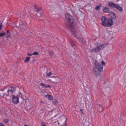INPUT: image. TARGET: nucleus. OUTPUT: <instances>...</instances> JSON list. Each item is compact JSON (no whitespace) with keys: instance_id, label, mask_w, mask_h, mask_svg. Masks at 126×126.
Returning a JSON list of instances; mask_svg holds the SVG:
<instances>
[{"instance_id":"nucleus-1","label":"nucleus","mask_w":126,"mask_h":126,"mask_svg":"<svg viewBox=\"0 0 126 126\" xmlns=\"http://www.w3.org/2000/svg\"><path fill=\"white\" fill-rule=\"evenodd\" d=\"M66 22L65 23V25L68 28H69L70 31L72 32L71 34L75 37L80 42H82L85 44L86 41L82 38L78 36L76 32H74V20L72 16L69 14H67L65 16Z\"/></svg>"},{"instance_id":"nucleus-2","label":"nucleus","mask_w":126,"mask_h":126,"mask_svg":"<svg viewBox=\"0 0 126 126\" xmlns=\"http://www.w3.org/2000/svg\"><path fill=\"white\" fill-rule=\"evenodd\" d=\"M16 90L15 87H9L7 90V94L2 93L0 94V97H1L6 98L7 96H11L14 94Z\"/></svg>"},{"instance_id":"nucleus-3","label":"nucleus","mask_w":126,"mask_h":126,"mask_svg":"<svg viewBox=\"0 0 126 126\" xmlns=\"http://www.w3.org/2000/svg\"><path fill=\"white\" fill-rule=\"evenodd\" d=\"M95 66V68H96L99 72H102L103 71V66L100 63H98L96 60L95 61L94 63Z\"/></svg>"},{"instance_id":"nucleus-4","label":"nucleus","mask_w":126,"mask_h":126,"mask_svg":"<svg viewBox=\"0 0 126 126\" xmlns=\"http://www.w3.org/2000/svg\"><path fill=\"white\" fill-rule=\"evenodd\" d=\"M107 23H103L104 24H105V25H104L105 27H110L113 25V22L111 18H108L107 20Z\"/></svg>"},{"instance_id":"nucleus-5","label":"nucleus","mask_w":126,"mask_h":126,"mask_svg":"<svg viewBox=\"0 0 126 126\" xmlns=\"http://www.w3.org/2000/svg\"><path fill=\"white\" fill-rule=\"evenodd\" d=\"M19 97L18 96L12 95V102L14 104H16L19 103Z\"/></svg>"},{"instance_id":"nucleus-6","label":"nucleus","mask_w":126,"mask_h":126,"mask_svg":"<svg viewBox=\"0 0 126 126\" xmlns=\"http://www.w3.org/2000/svg\"><path fill=\"white\" fill-rule=\"evenodd\" d=\"M106 45L105 44H102L99 46H96V48L98 52H99L100 51L103 50L106 46Z\"/></svg>"},{"instance_id":"nucleus-7","label":"nucleus","mask_w":126,"mask_h":126,"mask_svg":"<svg viewBox=\"0 0 126 126\" xmlns=\"http://www.w3.org/2000/svg\"><path fill=\"white\" fill-rule=\"evenodd\" d=\"M93 71L94 73L95 74V76H101V73L99 72V71H97L95 69V68H94L93 69Z\"/></svg>"},{"instance_id":"nucleus-8","label":"nucleus","mask_w":126,"mask_h":126,"mask_svg":"<svg viewBox=\"0 0 126 126\" xmlns=\"http://www.w3.org/2000/svg\"><path fill=\"white\" fill-rule=\"evenodd\" d=\"M97 110L99 112H102L103 110V107L100 105H97Z\"/></svg>"},{"instance_id":"nucleus-9","label":"nucleus","mask_w":126,"mask_h":126,"mask_svg":"<svg viewBox=\"0 0 126 126\" xmlns=\"http://www.w3.org/2000/svg\"><path fill=\"white\" fill-rule=\"evenodd\" d=\"M110 15L112 18L115 19L116 18V16L115 13L112 11H110Z\"/></svg>"},{"instance_id":"nucleus-10","label":"nucleus","mask_w":126,"mask_h":126,"mask_svg":"<svg viewBox=\"0 0 126 126\" xmlns=\"http://www.w3.org/2000/svg\"><path fill=\"white\" fill-rule=\"evenodd\" d=\"M107 19V18L105 16H102L101 18V21H102V25L104 26L105 24H104L103 23H106V22H105V21H106Z\"/></svg>"},{"instance_id":"nucleus-11","label":"nucleus","mask_w":126,"mask_h":126,"mask_svg":"<svg viewBox=\"0 0 126 126\" xmlns=\"http://www.w3.org/2000/svg\"><path fill=\"white\" fill-rule=\"evenodd\" d=\"M108 4L110 7L113 8H115L116 7V4L111 2H109Z\"/></svg>"},{"instance_id":"nucleus-12","label":"nucleus","mask_w":126,"mask_h":126,"mask_svg":"<svg viewBox=\"0 0 126 126\" xmlns=\"http://www.w3.org/2000/svg\"><path fill=\"white\" fill-rule=\"evenodd\" d=\"M103 10L104 12L106 13H110V9L107 7L104 8L103 9Z\"/></svg>"},{"instance_id":"nucleus-13","label":"nucleus","mask_w":126,"mask_h":126,"mask_svg":"<svg viewBox=\"0 0 126 126\" xmlns=\"http://www.w3.org/2000/svg\"><path fill=\"white\" fill-rule=\"evenodd\" d=\"M115 8H116L120 11H121L123 10V8L122 7H120L118 5L116 4V7Z\"/></svg>"},{"instance_id":"nucleus-14","label":"nucleus","mask_w":126,"mask_h":126,"mask_svg":"<svg viewBox=\"0 0 126 126\" xmlns=\"http://www.w3.org/2000/svg\"><path fill=\"white\" fill-rule=\"evenodd\" d=\"M90 52H98V51L97 50V48H96V47H94L93 49H91Z\"/></svg>"},{"instance_id":"nucleus-15","label":"nucleus","mask_w":126,"mask_h":126,"mask_svg":"<svg viewBox=\"0 0 126 126\" xmlns=\"http://www.w3.org/2000/svg\"><path fill=\"white\" fill-rule=\"evenodd\" d=\"M34 7L35 8V10L36 11H38L40 9V8H38V6H37L36 4H35L34 5Z\"/></svg>"},{"instance_id":"nucleus-16","label":"nucleus","mask_w":126,"mask_h":126,"mask_svg":"<svg viewBox=\"0 0 126 126\" xmlns=\"http://www.w3.org/2000/svg\"><path fill=\"white\" fill-rule=\"evenodd\" d=\"M48 99L52 100L53 99V97L52 95L48 94Z\"/></svg>"},{"instance_id":"nucleus-17","label":"nucleus","mask_w":126,"mask_h":126,"mask_svg":"<svg viewBox=\"0 0 126 126\" xmlns=\"http://www.w3.org/2000/svg\"><path fill=\"white\" fill-rule=\"evenodd\" d=\"M101 6L102 4L101 3L100 4L98 5H97L95 8V10H98Z\"/></svg>"},{"instance_id":"nucleus-18","label":"nucleus","mask_w":126,"mask_h":126,"mask_svg":"<svg viewBox=\"0 0 126 126\" xmlns=\"http://www.w3.org/2000/svg\"><path fill=\"white\" fill-rule=\"evenodd\" d=\"M49 56L50 57H53L54 55V53L52 51H49Z\"/></svg>"},{"instance_id":"nucleus-19","label":"nucleus","mask_w":126,"mask_h":126,"mask_svg":"<svg viewBox=\"0 0 126 126\" xmlns=\"http://www.w3.org/2000/svg\"><path fill=\"white\" fill-rule=\"evenodd\" d=\"M52 103L55 105H56L58 104V102L57 101L56 99L53 100V101H52Z\"/></svg>"},{"instance_id":"nucleus-20","label":"nucleus","mask_w":126,"mask_h":126,"mask_svg":"<svg viewBox=\"0 0 126 126\" xmlns=\"http://www.w3.org/2000/svg\"><path fill=\"white\" fill-rule=\"evenodd\" d=\"M70 44L72 47L76 46L75 44L72 41H71L70 43Z\"/></svg>"},{"instance_id":"nucleus-21","label":"nucleus","mask_w":126,"mask_h":126,"mask_svg":"<svg viewBox=\"0 0 126 126\" xmlns=\"http://www.w3.org/2000/svg\"><path fill=\"white\" fill-rule=\"evenodd\" d=\"M63 119H64V121L65 122V126H67V123L66 122V121L67 120V119L66 118V117H64V118Z\"/></svg>"},{"instance_id":"nucleus-22","label":"nucleus","mask_w":126,"mask_h":126,"mask_svg":"<svg viewBox=\"0 0 126 126\" xmlns=\"http://www.w3.org/2000/svg\"><path fill=\"white\" fill-rule=\"evenodd\" d=\"M30 60V58L29 57H27L24 60V62H25L27 63Z\"/></svg>"},{"instance_id":"nucleus-23","label":"nucleus","mask_w":126,"mask_h":126,"mask_svg":"<svg viewBox=\"0 0 126 126\" xmlns=\"http://www.w3.org/2000/svg\"><path fill=\"white\" fill-rule=\"evenodd\" d=\"M40 85L41 86L43 87H44L46 88H47V86L45 85L43 83H41L40 84Z\"/></svg>"},{"instance_id":"nucleus-24","label":"nucleus","mask_w":126,"mask_h":126,"mask_svg":"<svg viewBox=\"0 0 126 126\" xmlns=\"http://www.w3.org/2000/svg\"><path fill=\"white\" fill-rule=\"evenodd\" d=\"M5 33L3 32V33H0V37L3 36L4 35H5Z\"/></svg>"},{"instance_id":"nucleus-25","label":"nucleus","mask_w":126,"mask_h":126,"mask_svg":"<svg viewBox=\"0 0 126 126\" xmlns=\"http://www.w3.org/2000/svg\"><path fill=\"white\" fill-rule=\"evenodd\" d=\"M32 55H37L38 54V53L37 52H35L32 53Z\"/></svg>"},{"instance_id":"nucleus-26","label":"nucleus","mask_w":126,"mask_h":126,"mask_svg":"<svg viewBox=\"0 0 126 126\" xmlns=\"http://www.w3.org/2000/svg\"><path fill=\"white\" fill-rule=\"evenodd\" d=\"M9 121V120L7 119H5L4 120V121L5 123H8Z\"/></svg>"},{"instance_id":"nucleus-27","label":"nucleus","mask_w":126,"mask_h":126,"mask_svg":"<svg viewBox=\"0 0 126 126\" xmlns=\"http://www.w3.org/2000/svg\"><path fill=\"white\" fill-rule=\"evenodd\" d=\"M36 15L37 16L39 17H41L42 16V15L41 14H40L39 12L37 13L36 14Z\"/></svg>"},{"instance_id":"nucleus-28","label":"nucleus","mask_w":126,"mask_h":126,"mask_svg":"<svg viewBox=\"0 0 126 126\" xmlns=\"http://www.w3.org/2000/svg\"><path fill=\"white\" fill-rule=\"evenodd\" d=\"M101 63L103 66H105L106 64L105 63L104 61H102Z\"/></svg>"},{"instance_id":"nucleus-29","label":"nucleus","mask_w":126,"mask_h":126,"mask_svg":"<svg viewBox=\"0 0 126 126\" xmlns=\"http://www.w3.org/2000/svg\"><path fill=\"white\" fill-rule=\"evenodd\" d=\"M6 88V87H5L3 89L0 90V91H4Z\"/></svg>"},{"instance_id":"nucleus-30","label":"nucleus","mask_w":126,"mask_h":126,"mask_svg":"<svg viewBox=\"0 0 126 126\" xmlns=\"http://www.w3.org/2000/svg\"><path fill=\"white\" fill-rule=\"evenodd\" d=\"M52 74V73L51 72H49L48 73V76H49L51 75Z\"/></svg>"},{"instance_id":"nucleus-31","label":"nucleus","mask_w":126,"mask_h":126,"mask_svg":"<svg viewBox=\"0 0 126 126\" xmlns=\"http://www.w3.org/2000/svg\"><path fill=\"white\" fill-rule=\"evenodd\" d=\"M52 110H51L50 111H49L48 112V113L49 114H51L52 113Z\"/></svg>"},{"instance_id":"nucleus-32","label":"nucleus","mask_w":126,"mask_h":126,"mask_svg":"<svg viewBox=\"0 0 126 126\" xmlns=\"http://www.w3.org/2000/svg\"><path fill=\"white\" fill-rule=\"evenodd\" d=\"M80 111L81 112L82 114V115L83 114V110L82 109H80Z\"/></svg>"},{"instance_id":"nucleus-33","label":"nucleus","mask_w":126,"mask_h":126,"mask_svg":"<svg viewBox=\"0 0 126 126\" xmlns=\"http://www.w3.org/2000/svg\"><path fill=\"white\" fill-rule=\"evenodd\" d=\"M56 122V121H55V122H52V123H53ZM56 122L58 123V125H59V122H58L57 121Z\"/></svg>"},{"instance_id":"nucleus-34","label":"nucleus","mask_w":126,"mask_h":126,"mask_svg":"<svg viewBox=\"0 0 126 126\" xmlns=\"http://www.w3.org/2000/svg\"><path fill=\"white\" fill-rule=\"evenodd\" d=\"M0 126H4V125L2 123H0Z\"/></svg>"},{"instance_id":"nucleus-35","label":"nucleus","mask_w":126,"mask_h":126,"mask_svg":"<svg viewBox=\"0 0 126 126\" xmlns=\"http://www.w3.org/2000/svg\"><path fill=\"white\" fill-rule=\"evenodd\" d=\"M32 55V54H30L28 53V55L29 56H31Z\"/></svg>"},{"instance_id":"nucleus-36","label":"nucleus","mask_w":126,"mask_h":126,"mask_svg":"<svg viewBox=\"0 0 126 126\" xmlns=\"http://www.w3.org/2000/svg\"><path fill=\"white\" fill-rule=\"evenodd\" d=\"M51 86L49 85H48V88H51Z\"/></svg>"},{"instance_id":"nucleus-37","label":"nucleus","mask_w":126,"mask_h":126,"mask_svg":"<svg viewBox=\"0 0 126 126\" xmlns=\"http://www.w3.org/2000/svg\"><path fill=\"white\" fill-rule=\"evenodd\" d=\"M41 126H46V125L45 124H43Z\"/></svg>"},{"instance_id":"nucleus-38","label":"nucleus","mask_w":126,"mask_h":126,"mask_svg":"<svg viewBox=\"0 0 126 126\" xmlns=\"http://www.w3.org/2000/svg\"><path fill=\"white\" fill-rule=\"evenodd\" d=\"M9 32V31H7V33H8Z\"/></svg>"},{"instance_id":"nucleus-39","label":"nucleus","mask_w":126,"mask_h":126,"mask_svg":"<svg viewBox=\"0 0 126 126\" xmlns=\"http://www.w3.org/2000/svg\"><path fill=\"white\" fill-rule=\"evenodd\" d=\"M19 94H21V93H20V92H19Z\"/></svg>"},{"instance_id":"nucleus-40","label":"nucleus","mask_w":126,"mask_h":126,"mask_svg":"<svg viewBox=\"0 0 126 126\" xmlns=\"http://www.w3.org/2000/svg\"><path fill=\"white\" fill-rule=\"evenodd\" d=\"M47 80H50L49 79H47Z\"/></svg>"},{"instance_id":"nucleus-41","label":"nucleus","mask_w":126,"mask_h":126,"mask_svg":"<svg viewBox=\"0 0 126 126\" xmlns=\"http://www.w3.org/2000/svg\"><path fill=\"white\" fill-rule=\"evenodd\" d=\"M47 74H46V75L47 76Z\"/></svg>"}]
</instances>
